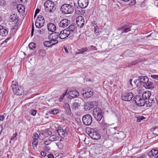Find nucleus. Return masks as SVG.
I'll list each match as a JSON object with an SVG mask.
<instances>
[{"label": "nucleus", "mask_w": 158, "mask_h": 158, "mask_svg": "<svg viewBox=\"0 0 158 158\" xmlns=\"http://www.w3.org/2000/svg\"><path fill=\"white\" fill-rule=\"evenodd\" d=\"M70 34V32L69 31L65 30L61 31L60 34H59L58 33L56 32L52 33L51 35H49V37L50 38L52 36V37L51 40H56L58 37L60 39H63L68 37Z\"/></svg>", "instance_id": "obj_1"}, {"label": "nucleus", "mask_w": 158, "mask_h": 158, "mask_svg": "<svg viewBox=\"0 0 158 158\" xmlns=\"http://www.w3.org/2000/svg\"><path fill=\"white\" fill-rule=\"evenodd\" d=\"M60 10L64 14H71L73 12L74 7L70 4H65L61 6Z\"/></svg>", "instance_id": "obj_2"}, {"label": "nucleus", "mask_w": 158, "mask_h": 158, "mask_svg": "<svg viewBox=\"0 0 158 158\" xmlns=\"http://www.w3.org/2000/svg\"><path fill=\"white\" fill-rule=\"evenodd\" d=\"M11 87L14 93L18 95H22L23 91V89L21 86L18 85L17 82L12 81Z\"/></svg>", "instance_id": "obj_3"}, {"label": "nucleus", "mask_w": 158, "mask_h": 158, "mask_svg": "<svg viewBox=\"0 0 158 158\" xmlns=\"http://www.w3.org/2000/svg\"><path fill=\"white\" fill-rule=\"evenodd\" d=\"M45 9L47 12H52L56 9L54 3L52 1H46L44 4Z\"/></svg>", "instance_id": "obj_4"}, {"label": "nucleus", "mask_w": 158, "mask_h": 158, "mask_svg": "<svg viewBox=\"0 0 158 158\" xmlns=\"http://www.w3.org/2000/svg\"><path fill=\"white\" fill-rule=\"evenodd\" d=\"M93 112V116L96 119L97 121H100L103 116L102 110L99 108H97L96 107L94 109Z\"/></svg>", "instance_id": "obj_5"}, {"label": "nucleus", "mask_w": 158, "mask_h": 158, "mask_svg": "<svg viewBox=\"0 0 158 158\" xmlns=\"http://www.w3.org/2000/svg\"><path fill=\"white\" fill-rule=\"evenodd\" d=\"M88 131L89 136L92 139L97 140L100 138V135L97 132L96 129L93 128L89 129Z\"/></svg>", "instance_id": "obj_6"}, {"label": "nucleus", "mask_w": 158, "mask_h": 158, "mask_svg": "<svg viewBox=\"0 0 158 158\" xmlns=\"http://www.w3.org/2000/svg\"><path fill=\"white\" fill-rule=\"evenodd\" d=\"M98 102L96 101L87 102L85 103L84 109L85 110H89L93 107L97 106Z\"/></svg>", "instance_id": "obj_7"}, {"label": "nucleus", "mask_w": 158, "mask_h": 158, "mask_svg": "<svg viewBox=\"0 0 158 158\" xmlns=\"http://www.w3.org/2000/svg\"><path fill=\"white\" fill-rule=\"evenodd\" d=\"M83 124L86 126L90 125L92 122V118L89 114H86L83 116L82 118Z\"/></svg>", "instance_id": "obj_8"}, {"label": "nucleus", "mask_w": 158, "mask_h": 158, "mask_svg": "<svg viewBox=\"0 0 158 158\" xmlns=\"http://www.w3.org/2000/svg\"><path fill=\"white\" fill-rule=\"evenodd\" d=\"M133 95L131 92H126L123 93L121 95L122 99L125 101H130L133 98Z\"/></svg>", "instance_id": "obj_9"}, {"label": "nucleus", "mask_w": 158, "mask_h": 158, "mask_svg": "<svg viewBox=\"0 0 158 158\" xmlns=\"http://www.w3.org/2000/svg\"><path fill=\"white\" fill-rule=\"evenodd\" d=\"M135 101L137 105L140 106H143L145 103V101L139 95H136L134 98Z\"/></svg>", "instance_id": "obj_10"}, {"label": "nucleus", "mask_w": 158, "mask_h": 158, "mask_svg": "<svg viewBox=\"0 0 158 158\" xmlns=\"http://www.w3.org/2000/svg\"><path fill=\"white\" fill-rule=\"evenodd\" d=\"M82 94L84 97L89 98L93 95V92L91 88H89L87 90H83L82 91Z\"/></svg>", "instance_id": "obj_11"}, {"label": "nucleus", "mask_w": 158, "mask_h": 158, "mask_svg": "<svg viewBox=\"0 0 158 158\" xmlns=\"http://www.w3.org/2000/svg\"><path fill=\"white\" fill-rule=\"evenodd\" d=\"M84 22V19L82 16H78L76 19V24L79 27H83Z\"/></svg>", "instance_id": "obj_12"}, {"label": "nucleus", "mask_w": 158, "mask_h": 158, "mask_svg": "<svg viewBox=\"0 0 158 158\" xmlns=\"http://www.w3.org/2000/svg\"><path fill=\"white\" fill-rule=\"evenodd\" d=\"M114 136L115 140H117L119 141H120L124 138L125 137L124 133L122 132L117 133H115L114 135Z\"/></svg>", "instance_id": "obj_13"}, {"label": "nucleus", "mask_w": 158, "mask_h": 158, "mask_svg": "<svg viewBox=\"0 0 158 158\" xmlns=\"http://www.w3.org/2000/svg\"><path fill=\"white\" fill-rule=\"evenodd\" d=\"M89 0H78L79 6L82 8L86 7L89 4Z\"/></svg>", "instance_id": "obj_14"}, {"label": "nucleus", "mask_w": 158, "mask_h": 158, "mask_svg": "<svg viewBox=\"0 0 158 158\" xmlns=\"http://www.w3.org/2000/svg\"><path fill=\"white\" fill-rule=\"evenodd\" d=\"M150 158H158V150L156 149H152L148 154Z\"/></svg>", "instance_id": "obj_15"}, {"label": "nucleus", "mask_w": 158, "mask_h": 158, "mask_svg": "<svg viewBox=\"0 0 158 158\" xmlns=\"http://www.w3.org/2000/svg\"><path fill=\"white\" fill-rule=\"evenodd\" d=\"M70 23V21L67 19H64L59 23V26L61 28H64L67 27Z\"/></svg>", "instance_id": "obj_16"}, {"label": "nucleus", "mask_w": 158, "mask_h": 158, "mask_svg": "<svg viewBox=\"0 0 158 158\" xmlns=\"http://www.w3.org/2000/svg\"><path fill=\"white\" fill-rule=\"evenodd\" d=\"M69 98L70 99H72L78 96L79 93L76 90L71 89L69 91Z\"/></svg>", "instance_id": "obj_17"}, {"label": "nucleus", "mask_w": 158, "mask_h": 158, "mask_svg": "<svg viewBox=\"0 0 158 158\" xmlns=\"http://www.w3.org/2000/svg\"><path fill=\"white\" fill-rule=\"evenodd\" d=\"M136 81H138V83H140V84L143 83V85H145L148 81V79L145 76H140L138 77V79Z\"/></svg>", "instance_id": "obj_18"}, {"label": "nucleus", "mask_w": 158, "mask_h": 158, "mask_svg": "<svg viewBox=\"0 0 158 158\" xmlns=\"http://www.w3.org/2000/svg\"><path fill=\"white\" fill-rule=\"evenodd\" d=\"M45 20L44 19L41 20L36 19L35 22V25L36 27L41 28L43 26Z\"/></svg>", "instance_id": "obj_19"}, {"label": "nucleus", "mask_w": 158, "mask_h": 158, "mask_svg": "<svg viewBox=\"0 0 158 158\" xmlns=\"http://www.w3.org/2000/svg\"><path fill=\"white\" fill-rule=\"evenodd\" d=\"M56 130L59 135L60 136H63L64 137L65 134H67V131L66 129L63 130L61 127H57Z\"/></svg>", "instance_id": "obj_20"}, {"label": "nucleus", "mask_w": 158, "mask_h": 158, "mask_svg": "<svg viewBox=\"0 0 158 158\" xmlns=\"http://www.w3.org/2000/svg\"><path fill=\"white\" fill-rule=\"evenodd\" d=\"M17 10L19 14L23 16L24 15L25 8L24 6L21 4L18 5L17 6Z\"/></svg>", "instance_id": "obj_21"}, {"label": "nucleus", "mask_w": 158, "mask_h": 158, "mask_svg": "<svg viewBox=\"0 0 158 158\" xmlns=\"http://www.w3.org/2000/svg\"><path fill=\"white\" fill-rule=\"evenodd\" d=\"M131 26H127L126 25L125 27L119 28L118 30V31H120L121 33L127 32L131 30Z\"/></svg>", "instance_id": "obj_22"}, {"label": "nucleus", "mask_w": 158, "mask_h": 158, "mask_svg": "<svg viewBox=\"0 0 158 158\" xmlns=\"http://www.w3.org/2000/svg\"><path fill=\"white\" fill-rule=\"evenodd\" d=\"M151 95V93L149 91H145L142 94V98L145 100L148 99L150 97Z\"/></svg>", "instance_id": "obj_23"}, {"label": "nucleus", "mask_w": 158, "mask_h": 158, "mask_svg": "<svg viewBox=\"0 0 158 158\" xmlns=\"http://www.w3.org/2000/svg\"><path fill=\"white\" fill-rule=\"evenodd\" d=\"M8 33V31L7 30L4 28L2 26L0 25V35L2 36H6Z\"/></svg>", "instance_id": "obj_24"}, {"label": "nucleus", "mask_w": 158, "mask_h": 158, "mask_svg": "<svg viewBox=\"0 0 158 158\" xmlns=\"http://www.w3.org/2000/svg\"><path fill=\"white\" fill-rule=\"evenodd\" d=\"M148 101H146V106L148 107H151L153 106L155 103V100L152 98H149Z\"/></svg>", "instance_id": "obj_25"}, {"label": "nucleus", "mask_w": 158, "mask_h": 158, "mask_svg": "<svg viewBox=\"0 0 158 158\" xmlns=\"http://www.w3.org/2000/svg\"><path fill=\"white\" fill-rule=\"evenodd\" d=\"M48 31L52 32L56 30V26L52 23H49L48 25Z\"/></svg>", "instance_id": "obj_26"}, {"label": "nucleus", "mask_w": 158, "mask_h": 158, "mask_svg": "<svg viewBox=\"0 0 158 158\" xmlns=\"http://www.w3.org/2000/svg\"><path fill=\"white\" fill-rule=\"evenodd\" d=\"M38 54L39 56L41 57H43L46 55V51L44 49H41L38 51Z\"/></svg>", "instance_id": "obj_27"}, {"label": "nucleus", "mask_w": 158, "mask_h": 158, "mask_svg": "<svg viewBox=\"0 0 158 158\" xmlns=\"http://www.w3.org/2000/svg\"><path fill=\"white\" fill-rule=\"evenodd\" d=\"M59 139L60 137L59 136L55 135L50 136L48 138L49 141H56L59 140Z\"/></svg>", "instance_id": "obj_28"}, {"label": "nucleus", "mask_w": 158, "mask_h": 158, "mask_svg": "<svg viewBox=\"0 0 158 158\" xmlns=\"http://www.w3.org/2000/svg\"><path fill=\"white\" fill-rule=\"evenodd\" d=\"M143 86L146 89H150L153 88L152 84L151 82H147V83L145 85H143Z\"/></svg>", "instance_id": "obj_29"}, {"label": "nucleus", "mask_w": 158, "mask_h": 158, "mask_svg": "<svg viewBox=\"0 0 158 158\" xmlns=\"http://www.w3.org/2000/svg\"><path fill=\"white\" fill-rule=\"evenodd\" d=\"M64 107L67 113L70 114L71 113V111L69 105L67 103H66Z\"/></svg>", "instance_id": "obj_30"}, {"label": "nucleus", "mask_w": 158, "mask_h": 158, "mask_svg": "<svg viewBox=\"0 0 158 158\" xmlns=\"http://www.w3.org/2000/svg\"><path fill=\"white\" fill-rule=\"evenodd\" d=\"M10 19L13 22H17L18 20V16L15 14H14L10 16Z\"/></svg>", "instance_id": "obj_31"}, {"label": "nucleus", "mask_w": 158, "mask_h": 158, "mask_svg": "<svg viewBox=\"0 0 158 158\" xmlns=\"http://www.w3.org/2000/svg\"><path fill=\"white\" fill-rule=\"evenodd\" d=\"M52 42L51 40L46 41L44 43V46L45 47H49L52 46Z\"/></svg>", "instance_id": "obj_32"}, {"label": "nucleus", "mask_w": 158, "mask_h": 158, "mask_svg": "<svg viewBox=\"0 0 158 158\" xmlns=\"http://www.w3.org/2000/svg\"><path fill=\"white\" fill-rule=\"evenodd\" d=\"M75 27L73 25H70L68 28V30L66 31H69L71 33V32H73L75 29Z\"/></svg>", "instance_id": "obj_33"}, {"label": "nucleus", "mask_w": 158, "mask_h": 158, "mask_svg": "<svg viewBox=\"0 0 158 158\" xmlns=\"http://www.w3.org/2000/svg\"><path fill=\"white\" fill-rule=\"evenodd\" d=\"M38 141L37 140V138H33L32 144L33 146L36 147L38 144Z\"/></svg>", "instance_id": "obj_34"}, {"label": "nucleus", "mask_w": 158, "mask_h": 158, "mask_svg": "<svg viewBox=\"0 0 158 158\" xmlns=\"http://www.w3.org/2000/svg\"><path fill=\"white\" fill-rule=\"evenodd\" d=\"M29 47L30 49H33L35 47V44L34 43H31L29 44Z\"/></svg>", "instance_id": "obj_35"}, {"label": "nucleus", "mask_w": 158, "mask_h": 158, "mask_svg": "<svg viewBox=\"0 0 158 158\" xmlns=\"http://www.w3.org/2000/svg\"><path fill=\"white\" fill-rule=\"evenodd\" d=\"M50 114H56L58 113V110L57 109H52L49 111Z\"/></svg>", "instance_id": "obj_36"}, {"label": "nucleus", "mask_w": 158, "mask_h": 158, "mask_svg": "<svg viewBox=\"0 0 158 158\" xmlns=\"http://www.w3.org/2000/svg\"><path fill=\"white\" fill-rule=\"evenodd\" d=\"M88 50V49L86 48H82L81 50H79V52L77 53V54H80L86 52Z\"/></svg>", "instance_id": "obj_37"}, {"label": "nucleus", "mask_w": 158, "mask_h": 158, "mask_svg": "<svg viewBox=\"0 0 158 158\" xmlns=\"http://www.w3.org/2000/svg\"><path fill=\"white\" fill-rule=\"evenodd\" d=\"M153 134L155 135H158V127H156L153 129Z\"/></svg>", "instance_id": "obj_38"}, {"label": "nucleus", "mask_w": 158, "mask_h": 158, "mask_svg": "<svg viewBox=\"0 0 158 158\" xmlns=\"http://www.w3.org/2000/svg\"><path fill=\"white\" fill-rule=\"evenodd\" d=\"M7 4V2L5 0H0V5L2 6H4Z\"/></svg>", "instance_id": "obj_39"}, {"label": "nucleus", "mask_w": 158, "mask_h": 158, "mask_svg": "<svg viewBox=\"0 0 158 158\" xmlns=\"http://www.w3.org/2000/svg\"><path fill=\"white\" fill-rule=\"evenodd\" d=\"M145 118L143 116H140L138 117L137 118V121L138 122H140L141 120L145 119Z\"/></svg>", "instance_id": "obj_40"}, {"label": "nucleus", "mask_w": 158, "mask_h": 158, "mask_svg": "<svg viewBox=\"0 0 158 158\" xmlns=\"http://www.w3.org/2000/svg\"><path fill=\"white\" fill-rule=\"evenodd\" d=\"M111 125H110L109 124H107L106 123H103L102 124V126L103 129H107V128L110 126Z\"/></svg>", "instance_id": "obj_41"}, {"label": "nucleus", "mask_w": 158, "mask_h": 158, "mask_svg": "<svg viewBox=\"0 0 158 158\" xmlns=\"http://www.w3.org/2000/svg\"><path fill=\"white\" fill-rule=\"evenodd\" d=\"M17 133L16 132L12 136L11 138V140L13 141H15L16 139V137L17 136Z\"/></svg>", "instance_id": "obj_42"}, {"label": "nucleus", "mask_w": 158, "mask_h": 158, "mask_svg": "<svg viewBox=\"0 0 158 158\" xmlns=\"http://www.w3.org/2000/svg\"><path fill=\"white\" fill-rule=\"evenodd\" d=\"M78 106H79V104L78 102H76L73 104V107L74 109H76L78 107Z\"/></svg>", "instance_id": "obj_43"}, {"label": "nucleus", "mask_w": 158, "mask_h": 158, "mask_svg": "<svg viewBox=\"0 0 158 158\" xmlns=\"http://www.w3.org/2000/svg\"><path fill=\"white\" fill-rule=\"evenodd\" d=\"M46 30V29L45 28H42L40 29V30L39 31V32L40 34H43L44 33Z\"/></svg>", "instance_id": "obj_44"}, {"label": "nucleus", "mask_w": 158, "mask_h": 158, "mask_svg": "<svg viewBox=\"0 0 158 158\" xmlns=\"http://www.w3.org/2000/svg\"><path fill=\"white\" fill-rule=\"evenodd\" d=\"M52 42V45H55L58 42V40H51Z\"/></svg>", "instance_id": "obj_45"}, {"label": "nucleus", "mask_w": 158, "mask_h": 158, "mask_svg": "<svg viewBox=\"0 0 158 158\" xmlns=\"http://www.w3.org/2000/svg\"><path fill=\"white\" fill-rule=\"evenodd\" d=\"M37 111L36 110H33L31 112V115L35 116L36 114Z\"/></svg>", "instance_id": "obj_46"}, {"label": "nucleus", "mask_w": 158, "mask_h": 158, "mask_svg": "<svg viewBox=\"0 0 158 158\" xmlns=\"http://www.w3.org/2000/svg\"><path fill=\"white\" fill-rule=\"evenodd\" d=\"M151 77L153 79L158 80V75H152Z\"/></svg>", "instance_id": "obj_47"}, {"label": "nucleus", "mask_w": 158, "mask_h": 158, "mask_svg": "<svg viewBox=\"0 0 158 158\" xmlns=\"http://www.w3.org/2000/svg\"><path fill=\"white\" fill-rule=\"evenodd\" d=\"M40 11V10L39 9H37L35 11V15H34V18H35L37 15V14Z\"/></svg>", "instance_id": "obj_48"}, {"label": "nucleus", "mask_w": 158, "mask_h": 158, "mask_svg": "<svg viewBox=\"0 0 158 158\" xmlns=\"http://www.w3.org/2000/svg\"><path fill=\"white\" fill-rule=\"evenodd\" d=\"M51 141L49 140H46L44 142V144H45L46 145H48L49 144H50L51 143V142H50Z\"/></svg>", "instance_id": "obj_49"}, {"label": "nucleus", "mask_w": 158, "mask_h": 158, "mask_svg": "<svg viewBox=\"0 0 158 158\" xmlns=\"http://www.w3.org/2000/svg\"><path fill=\"white\" fill-rule=\"evenodd\" d=\"M135 3H136L135 1L134 0H131V1L130 3L129 4L130 5H134Z\"/></svg>", "instance_id": "obj_50"}, {"label": "nucleus", "mask_w": 158, "mask_h": 158, "mask_svg": "<svg viewBox=\"0 0 158 158\" xmlns=\"http://www.w3.org/2000/svg\"><path fill=\"white\" fill-rule=\"evenodd\" d=\"M48 158H53L54 156L52 154H50L48 155Z\"/></svg>", "instance_id": "obj_51"}, {"label": "nucleus", "mask_w": 158, "mask_h": 158, "mask_svg": "<svg viewBox=\"0 0 158 158\" xmlns=\"http://www.w3.org/2000/svg\"><path fill=\"white\" fill-rule=\"evenodd\" d=\"M41 155L43 156H45L46 155V153L45 152L42 151L41 152Z\"/></svg>", "instance_id": "obj_52"}, {"label": "nucleus", "mask_w": 158, "mask_h": 158, "mask_svg": "<svg viewBox=\"0 0 158 158\" xmlns=\"http://www.w3.org/2000/svg\"><path fill=\"white\" fill-rule=\"evenodd\" d=\"M4 118V117L3 115H0V121H3Z\"/></svg>", "instance_id": "obj_53"}, {"label": "nucleus", "mask_w": 158, "mask_h": 158, "mask_svg": "<svg viewBox=\"0 0 158 158\" xmlns=\"http://www.w3.org/2000/svg\"><path fill=\"white\" fill-rule=\"evenodd\" d=\"M44 19L43 17L41 15H39L38 16L37 18L36 19H39L40 20L42 19Z\"/></svg>", "instance_id": "obj_54"}, {"label": "nucleus", "mask_w": 158, "mask_h": 158, "mask_svg": "<svg viewBox=\"0 0 158 158\" xmlns=\"http://www.w3.org/2000/svg\"><path fill=\"white\" fill-rule=\"evenodd\" d=\"M7 40H5V41H3V42H0V45H2L5 43H6L7 42Z\"/></svg>", "instance_id": "obj_55"}, {"label": "nucleus", "mask_w": 158, "mask_h": 158, "mask_svg": "<svg viewBox=\"0 0 158 158\" xmlns=\"http://www.w3.org/2000/svg\"><path fill=\"white\" fill-rule=\"evenodd\" d=\"M47 134L48 135H50L52 134V133L51 132V131H50L49 130H48L47 131Z\"/></svg>", "instance_id": "obj_56"}, {"label": "nucleus", "mask_w": 158, "mask_h": 158, "mask_svg": "<svg viewBox=\"0 0 158 158\" xmlns=\"http://www.w3.org/2000/svg\"><path fill=\"white\" fill-rule=\"evenodd\" d=\"M34 136L35 137V138H36V137H37V138L38 139V134H37L36 133H34ZM34 138H35V137Z\"/></svg>", "instance_id": "obj_57"}, {"label": "nucleus", "mask_w": 158, "mask_h": 158, "mask_svg": "<svg viewBox=\"0 0 158 158\" xmlns=\"http://www.w3.org/2000/svg\"><path fill=\"white\" fill-rule=\"evenodd\" d=\"M34 27H33V26L32 27V30H31V34L32 36L33 35V34L34 33Z\"/></svg>", "instance_id": "obj_58"}, {"label": "nucleus", "mask_w": 158, "mask_h": 158, "mask_svg": "<svg viewBox=\"0 0 158 158\" xmlns=\"http://www.w3.org/2000/svg\"><path fill=\"white\" fill-rule=\"evenodd\" d=\"M64 50L65 51V52L66 53H69L68 51L67 50V49L65 47H64Z\"/></svg>", "instance_id": "obj_59"}, {"label": "nucleus", "mask_w": 158, "mask_h": 158, "mask_svg": "<svg viewBox=\"0 0 158 158\" xmlns=\"http://www.w3.org/2000/svg\"><path fill=\"white\" fill-rule=\"evenodd\" d=\"M98 31H97L96 30H94L95 33L96 35H98V34L99 32Z\"/></svg>", "instance_id": "obj_60"}, {"label": "nucleus", "mask_w": 158, "mask_h": 158, "mask_svg": "<svg viewBox=\"0 0 158 158\" xmlns=\"http://www.w3.org/2000/svg\"><path fill=\"white\" fill-rule=\"evenodd\" d=\"M132 81V79H130L129 80V82L130 83V84L132 85V83H131Z\"/></svg>", "instance_id": "obj_61"}, {"label": "nucleus", "mask_w": 158, "mask_h": 158, "mask_svg": "<svg viewBox=\"0 0 158 158\" xmlns=\"http://www.w3.org/2000/svg\"><path fill=\"white\" fill-rule=\"evenodd\" d=\"M2 130V127H0V135L1 134Z\"/></svg>", "instance_id": "obj_62"}, {"label": "nucleus", "mask_w": 158, "mask_h": 158, "mask_svg": "<svg viewBox=\"0 0 158 158\" xmlns=\"http://www.w3.org/2000/svg\"><path fill=\"white\" fill-rule=\"evenodd\" d=\"M44 148L47 151H48L49 150V149L48 148V147L47 146H45Z\"/></svg>", "instance_id": "obj_63"}, {"label": "nucleus", "mask_w": 158, "mask_h": 158, "mask_svg": "<svg viewBox=\"0 0 158 158\" xmlns=\"http://www.w3.org/2000/svg\"><path fill=\"white\" fill-rule=\"evenodd\" d=\"M66 94V92H64V93H63V94L62 96L63 97H64V96Z\"/></svg>", "instance_id": "obj_64"}]
</instances>
